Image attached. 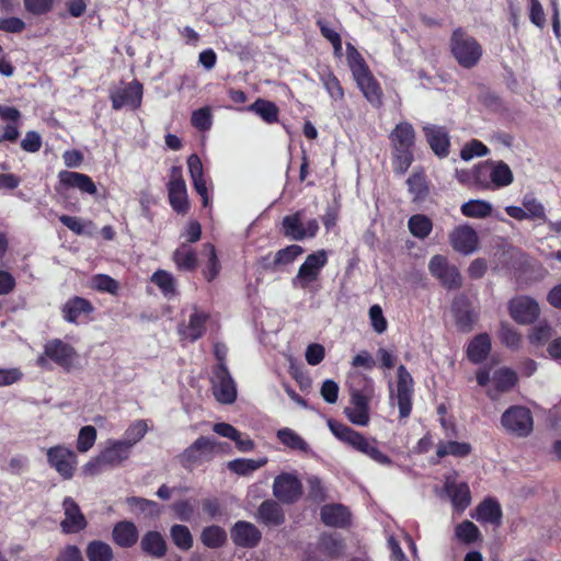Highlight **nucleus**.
I'll return each instance as SVG.
<instances>
[{
  "label": "nucleus",
  "instance_id": "obj_1",
  "mask_svg": "<svg viewBox=\"0 0 561 561\" xmlns=\"http://www.w3.org/2000/svg\"><path fill=\"white\" fill-rule=\"evenodd\" d=\"M468 359L473 364H480L482 367L477 371V381L484 387L490 380L494 383V389L488 391L491 399H496L502 392L512 390L517 383L516 373L507 367H499L494 353H467Z\"/></svg>",
  "mask_w": 561,
  "mask_h": 561
},
{
  "label": "nucleus",
  "instance_id": "obj_2",
  "mask_svg": "<svg viewBox=\"0 0 561 561\" xmlns=\"http://www.w3.org/2000/svg\"><path fill=\"white\" fill-rule=\"evenodd\" d=\"M328 426L337 439L366 455L371 460L387 466L392 463L391 459L379 450L376 439H368L345 424L333 420L328 421Z\"/></svg>",
  "mask_w": 561,
  "mask_h": 561
},
{
  "label": "nucleus",
  "instance_id": "obj_3",
  "mask_svg": "<svg viewBox=\"0 0 561 561\" xmlns=\"http://www.w3.org/2000/svg\"><path fill=\"white\" fill-rule=\"evenodd\" d=\"M473 179L480 187L500 188L508 186L513 182L514 175L505 162L489 160L474 168Z\"/></svg>",
  "mask_w": 561,
  "mask_h": 561
},
{
  "label": "nucleus",
  "instance_id": "obj_4",
  "mask_svg": "<svg viewBox=\"0 0 561 561\" xmlns=\"http://www.w3.org/2000/svg\"><path fill=\"white\" fill-rule=\"evenodd\" d=\"M328 263V252L318 250L307 255L299 266L297 274L291 278L294 289L312 291L313 285L320 278L323 267Z\"/></svg>",
  "mask_w": 561,
  "mask_h": 561
},
{
  "label": "nucleus",
  "instance_id": "obj_5",
  "mask_svg": "<svg viewBox=\"0 0 561 561\" xmlns=\"http://www.w3.org/2000/svg\"><path fill=\"white\" fill-rule=\"evenodd\" d=\"M450 49L455 59L463 68H472L482 56L481 45L461 28L454 31L450 39Z\"/></svg>",
  "mask_w": 561,
  "mask_h": 561
},
{
  "label": "nucleus",
  "instance_id": "obj_6",
  "mask_svg": "<svg viewBox=\"0 0 561 561\" xmlns=\"http://www.w3.org/2000/svg\"><path fill=\"white\" fill-rule=\"evenodd\" d=\"M348 64L357 87L364 96L370 103H379L381 98L380 87L357 51L348 55Z\"/></svg>",
  "mask_w": 561,
  "mask_h": 561
},
{
  "label": "nucleus",
  "instance_id": "obj_7",
  "mask_svg": "<svg viewBox=\"0 0 561 561\" xmlns=\"http://www.w3.org/2000/svg\"><path fill=\"white\" fill-rule=\"evenodd\" d=\"M503 428L516 437H527L534 428L530 410L523 405H512L501 416Z\"/></svg>",
  "mask_w": 561,
  "mask_h": 561
},
{
  "label": "nucleus",
  "instance_id": "obj_8",
  "mask_svg": "<svg viewBox=\"0 0 561 561\" xmlns=\"http://www.w3.org/2000/svg\"><path fill=\"white\" fill-rule=\"evenodd\" d=\"M219 364L214 369L211 379L213 394L222 404H231L237 399V386L231 377L224 358L218 356Z\"/></svg>",
  "mask_w": 561,
  "mask_h": 561
},
{
  "label": "nucleus",
  "instance_id": "obj_9",
  "mask_svg": "<svg viewBox=\"0 0 561 561\" xmlns=\"http://www.w3.org/2000/svg\"><path fill=\"white\" fill-rule=\"evenodd\" d=\"M284 236L290 240L301 241L313 238L319 231V224L316 218L304 221V211L299 210L283 218Z\"/></svg>",
  "mask_w": 561,
  "mask_h": 561
},
{
  "label": "nucleus",
  "instance_id": "obj_10",
  "mask_svg": "<svg viewBox=\"0 0 561 561\" xmlns=\"http://www.w3.org/2000/svg\"><path fill=\"white\" fill-rule=\"evenodd\" d=\"M413 379L403 365L398 368V381L396 392L391 393V401L399 408L401 419H407L412 410Z\"/></svg>",
  "mask_w": 561,
  "mask_h": 561
},
{
  "label": "nucleus",
  "instance_id": "obj_11",
  "mask_svg": "<svg viewBox=\"0 0 561 561\" xmlns=\"http://www.w3.org/2000/svg\"><path fill=\"white\" fill-rule=\"evenodd\" d=\"M47 461L64 479L73 477L78 465L76 453L64 446L57 445L47 449Z\"/></svg>",
  "mask_w": 561,
  "mask_h": 561
},
{
  "label": "nucleus",
  "instance_id": "obj_12",
  "mask_svg": "<svg viewBox=\"0 0 561 561\" xmlns=\"http://www.w3.org/2000/svg\"><path fill=\"white\" fill-rule=\"evenodd\" d=\"M428 271L433 277L448 289H457L461 286L462 279L458 268L451 265L444 255H434L428 263Z\"/></svg>",
  "mask_w": 561,
  "mask_h": 561
},
{
  "label": "nucleus",
  "instance_id": "obj_13",
  "mask_svg": "<svg viewBox=\"0 0 561 561\" xmlns=\"http://www.w3.org/2000/svg\"><path fill=\"white\" fill-rule=\"evenodd\" d=\"M302 494L300 480L293 473H280L274 479L273 495L284 504L297 502Z\"/></svg>",
  "mask_w": 561,
  "mask_h": 561
},
{
  "label": "nucleus",
  "instance_id": "obj_14",
  "mask_svg": "<svg viewBox=\"0 0 561 561\" xmlns=\"http://www.w3.org/2000/svg\"><path fill=\"white\" fill-rule=\"evenodd\" d=\"M508 311L514 321L519 324H530L540 314L538 302L528 296H518L510 300Z\"/></svg>",
  "mask_w": 561,
  "mask_h": 561
},
{
  "label": "nucleus",
  "instance_id": "obj_15",
  "mask_svg": "<svg viewBox=\"0 0 561 561\" xmlns=\"http://www.w3.org/2000/svg\"><path fill=\"white\" fill-rule=\"evenodd\" d=\"M110 99L112 107L116 111L123 107L137 108L141 104L142 85L138 81H133L124 87L111 90Z\"/></svg>",
  "mask_w": 561,
  "mask_h": 561
},
{
  "label": "nucleus",
  "instance_id": "obj_16",
  "mask_svg": "<svg viewBox=\"0 0 561 561\" xmlns=\"http://www.w3.org/2000/svg\"><path fill=\"white\" fill-rule=\"evenodd\" d=\"M168 195L170 205L174 211L185 214L188 210L186 184L179 167H173L171 170V179L168 183Z\"/></svg>",
  "mask_w": 561,
  "mask_h": 561
},
{
  "label": "nucleus",
  "instance_id": "obj_17",
  "mask_svg": "<svg viewBox=\"0 0 561 561\" xmlns=\"http://www.w3.org/2000/svg\"><path fill=\"white\" fill-rule=\"evenodd\" d=\"M62 508L65 518L60 522V527L65 534H77L87 527V519L72 497L64 500Z\"/></svg>",
  "mask_w": 561,
  "mask_h": 561
},
{
  "label": "nucleus",
  "instance_id": "obj_18",
  "mask_svg": "<svg viewBox=\"0 0 561 561\" xmlns=\"http://www.w3.org/2000/svg\"><path fill=\"white\" fill-rule=\"evenodd\" d=\"M449 239L454 250L465 255L473 253L478 248V234L468 225L456 227L450 232Z\"/></svg>",
  "mask_w": 561,
  "mask_h": 561
},
{
  "label": "nucleus",
  "instance_id": "obj_19",
  "mask_svg": "<svg viewBox=\"0 0 561 561\" xmlns=\"http://www.w3.org/2000/svg\"><path fill=\"white\" fill-rule=\"evenodd\" d=\"M451 312L457 328L462 332L472 330L478 314L471 309L468 298L463 295L457 296L451 304Z\"/></svg>",
  "mask_w": 561,
  "mask_h": 561
},
{
  "label": "nucleus",
  "instance_id": "obj_20",
  "mask_svg": "<svg viewBox=\"0 0 561 561\" xmlns=\"http://www.w3.org/2000/svg\"><path fill=\"white\" fill-rule=\"evenodd\" d=\"M215 449L216 444L214 440L201 436L184 450L182 460L186 466H192L209 459L215 453Z\"/></svg>",
  "mask_w": 561,
  "mask_h": 561
},
{
  "label": "nucleus",
  "instance_id": "obj_21",
  "mask_svg": "<svg viewBox=\"0 0 561 561\" xmlns=\"http://www.w3.org/2000/svg\"><path fill=\"white\" fill-rule=\"evenodd\" d=\"M262 534L252 523L239 520L231 529L232 541L242 548H254L261 541Z\"/></svg>",
  "mask_w": 561,
  "mask_h": 561
},
{
  "label": "nucleus",
  "instance_id": "obj_22",
  "mask_svg": "<svg viewBox=\"0 0 561 561\" xmlns=\"http://www.w3.org/2000/svg\"><path fill=\"white\" fill-rule=\"evenodd\" d=\"M423 131L433 152L439 158L447 157L450 147L447 129L443 126L428 124L423 127Z\"/></svg>",
  "mask_w": 561,
  "mask_h": 561
},
{
  "label": "nucleus",
  "instance_id": "obj_23",
  "mask_svg": "<svg viewBox=\"0 0 561 561\" xmlns=\"http://www.w3.org/2000/svg\"><path fill=\"white\" fill-rule=\"evenodd\" d=\"M93 310L94 308L88 299L76 296L64 305L62 317L70 323L84 322Z\"/></svg>",
  "mask_w": 561,
  "mask_h": 561
},
{
  "label": "nucleus",
  "instance_id": "obj_24",
  "mask_svg": "<svg viewBox=\"0 0 561 561\" xmlns=\"http://www.w3.org/2000/svg\"><path fill=\"white\" fill-rule=\"evenodd\" d=\"M208 319V313L194 308L188 317V322L186 324L183 323L179 329L182 339L191 342L199 339L205 332Z\"/></svg>",
  "mask_w": 561,
  "mask_h": 561
},
{
  "label": "nucleus",
  "instance_id": "obj_25",
  "mask_svg": "<svg viewBox=\"0 0 561 561\" xmlns=\"http://www.w3.org/2000/svg\"><path fill=\"white\" fill-rule=\"evenodd\" d=\"M187 167L194 188L201 196L203 206L207 207L210 204V197L208 194L206 179L204 176L203 163L199 157L195 153L191 154L187 159Z\"/></svg>",
  "mask_w": 561,
  "mask_h": 561
},
{
  "label": "nucleus",
  "instance_id": "obj_26",
  "mask_svg": "<svg viewBox=\"0 0 561 561\" xmlns=\"http://www.w3.org/2000/svg\"><path fill=\"white\" fill-rule=\"evenodd\" d=\"M59 183L66 188H78L83 194L95 195L96 185L92 179L83 173L73 171H60L58 173Z\"/></svg>",
  "mask_w": 561,
  "mask_h": 561
},
{
  "label": "nucleus",
  "instance_id": "obj_27",
  "mask_svg": "<svg viewBox=\"0 0 561 561\" xmlns=\"http://www.w3.org/2000/svg\"><path fill=\"white\" fill-rule=\"evenodd\" d=\"M348 420L358 426H366L369 423L368 399L360 391L352 392L351 405L345 408Z\"/></svg>",
  "mask_w": 561,
  "mask_h": 561
},
{
  "label": "nucleus",
  "instance_id": "obj_28",
  "mask_svg": "<svg viewBox=\"0 0 561 561\" xmlns=\"http://www.w3.org/2000/svg\"><path fill=\"white\" fill-rule=\"evenodd\" d=\"M131 450L128 445L121 439L108 440L106 447L99 454L101 460L104 461L107 468H115L121 466L130 456Z\"/></svg>",
  "mask_w": 561,
  "mask_h": 561
},
{
  "label": "nucleus",
  "instance_id": "obj_29",
  "mask_svg": "<svg viewBox=\"0 0 561 561\" xmlns=\"http://www.w3.org/2000/svg\"><path fill=\"white\" fill-rule=\"evenodd\" d=\"M37 365L45 369H53L55 366L70 371L80 366L77 353H43L37 358Z\"/></svg>",
  "mask_w": 561,
  "mask_h": 561
},
{
  "label": "nucleus",
  "instance_id": "obj_30",
  "mask_svg": "<svg viewBox=\"0 0 561 561\" xmlns=\"http://www.w3.org/2000/svg\"><path fill=\"white\" fill-rule=\"evenodd\" d=\"M320 518L325 526L344 528L351 522V514L342 504H327L321 507Z\"/></svg>",
  "mask_w": 561,
  "mask_h": 561
},
{
  "label": "nucleus",
  "instance_id": "obj_31",
  "mask_svg": "<svg viewBox=\"0 0 561 561\" xmlns=\"http://www.w3.org/2000/svg\"><path fill=\"white\" fill-rule=\"evenodd\" d=\"M256 520L268 527H277L285 522V514L277 502L266 500L257 508Z\"/></svg>",
  "mask_w": 561,
  "mask_h": 561
},
{
  "label": "nucleus",
  "instance_id": "obj_32",
  "mask_svg": "<svg viewBox=\"0 0 561 561\" xmlns=\"http://www.w3.org/2000/svg\"><path fill=\"white\" fill-rule=\"evenodd\" d=\"M138 529L133 522L122 520L114 525L113 541L121 548H130L138 541Z\"/></svg>",
  "mask_w": 561,
  "mask_h": 561
},
{
  "label": "nucleus",
  "instance_id": "obj_33",
  "mask_svg": "<svg viewBox=\"0 0 561 561\" xmlns=\"http://www.w3.org/2000/svg\"><path fill=\"white\" fill-rule=\"evenodd\" d=\"M141 550L149 557L163 558L168 551L164 537L156 530L147 531L140 539Z\"/></svg>",
  "mask_w": 561,
  "mask_h": 561
},
{
  "label": "nucleus",
  "instance_id": "obj_34",
  "mask_svg": "<svg viewBox=\"0 0 561 561\" xmlns=\"http://www.w3.org/2000/svg\"><path fill=\"white\" fill-rule=\"evenodd\" d=\"M480 523H489L495 526L501 524L502 510L500 504L493 499L482 501L472 515Z\"/></svg>",
  "mask_w": 561,
  "mask_h": 561
},
{
  "label": "nucleus",
  "instance_id": "obj_35",
  "mask_svg": "<svg viewBox=\"0 0 561 561\" xmlns=\"http://www.w3.org/2000/svg\"><path fill=\"white\" fill-rule=\"evenodd\" d=\"M390 141L392 148H412L415 144V131L413 126L408 122H401L396 125L391 131Z\"/></svg>",
  "mask_w": 561,
  "mask_h": 561
},
{
  "label": "nucleus",
  "instance_id": "obj_36",
  "mask_svg": "<svg viewBox=\"0 0 561 561\" xmlns=\"http://www.w3.org/2000/svg\"><path fill=\"white\" fill-rule=\"evenodd\" d=\"M304 248L298 244H290L287 245L280 250H278L274 256L273 260L270 263L265 264V267L276 271L280 267L288 266L293 264L298 256H300L304 253Z\"/></svg>",
  "mask_w": 561,
  "mask_h": 561
},
{
  "label": "nucleus",
  "instance_id": "obj_37",
  "mask_svg": "<svg viewBox=\"0 0 561 561\" xmlns=\"http://www.w3.org/2000/svg\"><path fill=\"white\" fill-rule=\"evenodd\" d=\"M445 489L456 510L463 511L470 505L471 495L467 483L457 484L454 481H447Z\"/></svg>",
  "mask_w": 561,
  "mask_h": 561
},
{
  "label": "nucleus",
  "instance_id": "obj_38",
  "mask_svg": "<svg viewBox=\"0 0 561 561\" xmlns=\"http://www.w3.org/2000/svg\"><path fill=\"white\" fill-rule=\"evenodd\" d=\"M172 257L180 271L191 272L197 266L196 252L187 243H182Z\"/></svg>",
  "mask_w": 561,
  "mask_h": 561
},
{
  "label": "nucleus",
  "instance_id": "obj_39",
  "mask_svg": "<svg viewBox=\"0 0 561 561\" xmlns=\"http://www.w3.org/2000/svg\"><path fill=\"white\" fill-rule=\"evenodd\" d=\"M319 79L333 101H340L344 98V90L339 81V79L334 76V73L329 68H321L319 71Z\"/></svg>",
  "mask_w": 561,
  "mask_h": 561
},
{
  "label": "nucleus",
  "instance_id": "obj_40",
  "mask_svg": "<svg viewBox=\"0 0 561 561\" xmlns=\"http://www.w3.org/2000/svg\"><path fill=\"white\" fill-rule=\"evenodd\" d=\"M407 185L414 202H422L428 195V185L423 172L414 171L408 178Z\"/></svg>",
  "mask_w": 561,
  "mask_h": 561
},
{
  "label": "nucleus",
  "instance_id": "obj_41",
  "mask_svg": "<svg viewBox=\"0 0 561 561\" xmlns=\"http://www.w3.org/2000/svg\"><path fill=\"white\" fill-rule=\"evenodd\" d=\"M150 280L158 286L165 298L170 299L176 295V280L171 273L158 270L151 275Z\"/></svg>",
  "mask_w": 561,
  "mask_h": 561
},
{
  "label": "nucleus",
  "instance_id": "obj_42",
  "mask_svg": "<svg viewBox=\"0 0 561 561\" xmlns=\"http://www.w3.org/2000/svg\"><path fill=\"white\" fill-rule=\"evenodd\" d=\"M247 111L259 115L265 123L273 124L278 121V108L270 101L257 99L247 107Z\"/></svg>",
  "mask_w": 561,
  "mask_h": 561
},
{
  "label": "nucleus",
  "instance_id": "obj_43",
  "mask_svg": "<svg viewBox=\"0 0 561 561\" xmlns=\"http://www.w3.org/2000/svg\"><path fill=\"white\" fill-rule=\"evenodd\" d=\"M170 537L174 546L182 551H188L193 547L194 539L192 533L185 525L175 524L171 526Z\"/></svg>",
  "mask_w": 561,
  "mask_h": 561
},
{
  "label": "nucleus",
  "instance_id": "obj_44",
  "mask_svg": "<svg viewBox=\"0 0 561 561\" xmlns=\"http://www.w3.org/2000/svg\"><path fill=\"white\" fill-rule=\"evenodd\" d=\"M85 553L89 561H112L114 558L112 547L101 540L89 542Z\"/></svg>",
  "mask_w": 561,
  "mask_h": 561
},
{
  "label": "nucleus",
  "instance_id": "obj_45",
  "mask_svg": "<svg viewBox=\"0 0 561 561\" xmlns=\"http://www.w3.org/2000/svg\"><path fill=\"white\" fill-rule=\"evenodd\" d=\"M413 159L412 148H392V168L397 174H404L411 167Z\"/></svg>",
  "mask_w": 561,
  "mask_h": 561
},
{
  "label": "nucleus",
  "instance_id": "obj_46",
  "mask_svg": "<svg viewBox=\"0 0 561 561\" xmlns=\"http://www.w3.org/2000/svg\"><path fill=\"white\" fill-rule=\"evenodd\" d=\"M461 213L470 218H486L492 213V205L482 199H471L461 205Z\"/></svg>",
  "mask_w": 561,
  "mask_h": 561
},
{
  "label": "nucleus",
  "instance_id": "obj_47",
  "mask_svg": "<svg viewBox=\"0 0 561 561\" xmlns=\"http://www.w3.org/2000/svg\"><path fill=\"white\" fill-rule=\"evenodd\" d=\"M471 451V446L468 443H459L454 440L440 442L437 445L436 455L438 458L446 456L465 457Z\"/></svg>",
  "mask_w": 561,
  "mask_h": 561
},
{
  "label": "nucleus",
  "instance_id": "obj_48",
  "mask_svg": "<svg viewBox=\"0 0 561 561\" xmlns=\"http://www.w3.org/2000/svg\"><path fill=\"white\" fill-rule=\"evenodd\" d=\"M553 336V329L547 321H539L528 334V340L534 347L543 346Z\"/></svg>",
  "mask_w": 561,
  "mask_h": 561
},
{
  "label": "nucleus",
  "instance_id": "obj_49",
  "mask_svg": "<svg viewBox=\"0 0 561 561\" xmlns=\"http://www.w3.org/2000/svg\"><path fill=\"white\" fill-rule=\"evenodd\" d=\"M202 254L207 257L204 276L208 282L214 280L220 272V262L218 260L216 249L211 243L204 244Z\"/></svg>",
  "mask_w": 561,
  "mask_h": 561
},
{
  "label": "nucleus",
  "instance_id": "obj_50",
  "mask_svg": "<svg viewBox=\"0 0 561 561\" xmlns=\"http://www.w3.org/2000/svg\"><path fill=\"white\" fill-rule=\"evenodd\" d=\"M408 227L410 232L419 239H425L432 231V220L425 215H413L409 218Z\"/></svg>",
  "mask_w": 561,
  "mask_h": 561
},
{
  "label": "nucleus",
  "instance_id": "obj_51",
  "mask_svg": "<svg viewBox=\"0 0 561 561\" xmlns=\"http://www.w3.org/2000/svg\"><path fill=\"white\" fill-rule=\"evenodd\" d=\"M148 432V424L145 420H137L133 422L124 434V439H121L123 443L128 445V448H131L140 442Z\"/></svg>",
  "mask_w": 561,
  "mask_h": 561
},
{
  "label": "nucleus",
  "instance_id": "obj_52",
  "mask_svg": "<svg viewBox=\"0 0 561 561\" xmlns=\"http://www.w3.org/2000/svg\"><path fill=\"white\" fill-rule=\"evenodd\" d=\"M227 539L226 531L219 526L205 527L201 534V540L203 545L208 548H219Z\"/></svg>",
  "mask_w": 561,
  "mask_h": 561
},
{
  "label": "nucleus",
  "instance_id": "obj_53",
  "mask_svg": "<svg viewBox=\"0 0 561 561\" xmlns=\"http://www.w3.org/2000/svg\"><path fill=\"white\" fill-rule=\"evenodd\" d=\"M267 462L266 458L254 459H234L228 462V468L232 472L241 476L249 474Z\"/></svg>",
  "mask_w": 561,
  "mask_h": 561
},
{
  "label": "nucleus",
  "instance_id": "obj_54",
  "mask_svg": "<svg viewBox=\"0 0 561 561\" xmlns=\"http://www.w3.org/2000/svg\"><path fill=\"white\" fill-rule=\"evenodd\" d=\"M455 536L460 542L470 545L480 539L481 534L472 522L465 520L455 527Z\"/></svg>",
  "mask_w": 561,
  "mask_h": 561
},
{
  "label": "nucleus",
  "instance_id": "obj_55",
  "mask_svg": "<svg viewBox=\"0 0 561 561\" xmlns=\"http://www.w3.org/2000/svg\"><path fill=\"white\" fill-rule=\"evenodd\" d=\"M319 550L330 558H337L342 554L344 545L342 540L332 535H322L318 543Z\"/></svg>",
  "mask_w": 561,
  "mask_h": 561
},
{
  "label": "nucleus",
  "instance_id": "obj_56",
  "mask_svg": "<svg viewBox=\"0 0 561 561\" xmlns=\"http://www.w3.org/2000/svg\"><path fill=\"white\" fill-rule=\"evenodd\" d=\"M522 205L525 208L528 219H541L548 221L543 205L531 194H527L522 199Z\"/></svg>",
  "mask_w": 561,
  "mask_h": 561
},
{
  "label": "nucleus",
  "instance_id": "obj_57",
  "mask_svg": "<svg viewBox=\"0 0 561 561\" xmlns=\"http://www.w3.org/2000/svg\"><path fill=\"white\" fill-rule=\"evenodd\" d=\"M277 438L285 446L296 450H307V443L293 430L285 427L277 432Z\"/></svg>",
  "mask_w": 561,
  "mask_h": 561
},
{
  "label": "nucleus",
  "instance_id": "obj_58",
  "mask_svg": "<svg viewBox=\"0 0 561 561\" xmlns=\"http://www.w3.org/2000/svg\"><path fill=\"white\" fill-rule=\"evenodd\" d=\"M192 125L199 131H206L211 128L213 113L209 106H204L195 110L191 116Z\"/></svg>",
  "mask_w": 561,
  "mask_h": 561
},
{
  "label": "nucleus",
  "instance_id": "obj_59",
  "mask_svg": "<svg viewBox=\"0 0 561 561\" xmlns=\"http://www.w3.org/2000/svg\"><path fill=\"white\" fill-rule=\"evenodd\" d=\"M96 440V430L92 425L81 427L77 438V450L80 453L89 451Z\"/></svg>",
  "mask_w": 561,
  "mask_h": 561
},
{
  "label": "nucleus",
  "instance_id": "obj_60",
  "mask_svg": "<svg viewBox=\"0 0 561 561\" xmlns=\"http://www.w3.org/2000/svg\"><path fill=\"white\" fill-rule=\"evenodd\" d=\"M91 285L95 290L115 295L119 288L118 283L106 274H96L91 279Z\"/></svg>",
  "mask_w": 561,
  "mask_h": 561
},
{
  "label": "nucleus",
  "instance_id": "obj_61",
  "mask_svg": "<svg viewBox=\"0 0 561 561\" xmlns=\"http://www.w3.org/2000/svg\"><path fill=\"white\" fill-rule=\"evenodd\" d=\"M499 339L501 340L502 344L510 348L518 347V344L520 342V335L518 332L508 323H501L500 330H499Z\"/></svg>",
  "mask_w": 561,
  "mask_h": 561
},
{
  "label": "nucleus",
  "instance_id": "obj_62",
  "mask_svg": "<svg viewBox=\"0 0 561 561\" xmlns=\"http://www.w3.org/2000/svg\"><path fill=\"white\" fill-rule=\"evenodd\" d=\"M488 147L480 140L473 139L466 144L460 151V157L465 161H469L474 157H482L488 154Z\"/></svg>",
  "mask_w": 561,
  "mask_h": 561
},
{
  "label": "nucleus",
  "instance_id": "obj_63",
  "mask_svg": "<svg viewBox=\"0 0 561 561\" xmlns=\"http://www.w3.org/2000/svg\"><path fill=\"white\" fill-rule=\"evenodd\" d=\"M24 8L34 15H43L53 8L54 0H23Z\"/></svg>",
  "mask_w": 561,
  "mask_h": 561
},
{
  "label": "nucleus",
  "instance_id": "obj_64",
  "mask_svg": "<svg viewBox=\"0 0 561 561\" xmlns=\"http://www.w3.org/2000/svg\"><path fill=\"white\" fill-rule=\"evenodd\" d=\"M21 148L30 153H35L42 148V137L37 131L30 130L21 141Z\"/></svg>",
  "mask_w": 561,
  "mask_h": 561
}]
</instances>
